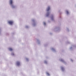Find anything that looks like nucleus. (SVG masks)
I'll return each instance as SVG.
<instances>
[{"label":"nucleus","instance_id":"6","mask_svg":"<svg viewBox=\"0 0 76 76\" xmlns=\"http://www.w3.org/2000/svg\"><path fill=\"white\" fill-rule=\"evenodd\" d=\"M66 13H67V14H69V12L68 11H67Z\"/></svg>","mask_w":76,"mask_h":76},{"label":"nucleus","instance_id":"10","mask_svg":"<svg viewBox=\"0 0 76 76\" xmlns=\"http://www.w3.org/2000/svg\"><path fill=\"white\" fill-rule=\"evenodd\" d=\"M61 60V61H63V60Z\"/></svg>","mask_w":76,"mask_h":76},{"label":"nucleus","instance_id":"7","mask_svg":"<svg viewBox=\"0 0 76 76\" xmlns=\"http://www.w3.org/2000/svg\"><path fill=\"white\" fill-rule=\"evenodd\" d=\"M12 56H14L15 55V54L13 53H12Z\"/></svg>","mask_w":76,"mask_h":76},{"label":"nucleus","instance_id":"8","mask_svg":"<svg viewBox=\"0 0 76 76\" xmlns=\"http://www.w3.org/2000/svg\"><path fill=\"white\" fill-rule=\"evenodd\" d=\"M48 15H49V14L48 13L47 14V16H48Z\"/></svg>","mask_w":76,"mask_h":76},{"label":"nucleus","instance_id":"9","mask_svg":"<svg viewBox=\"0 0 76 76\" xmlns=\"http://www.w3.org/2000/svg\"><path fill=\"white\" fill-rule=\"evenodd\" d=\"M44 25H45V23L44 22Z\"/></svg>","mask_w":76,"mask_h":76},{"label":"nucleus","instance_id":"4","mask_svg":"<svg viewBox=\"0 0 76 76\" xmlns=\"http://www.w3.org/2000/svg\"><path fill=\"white\" fill-rule=\"evenodd\" d=\"M50 9V7H48L47 9V11H49Z\"/></svg>","mask_w":76,"mask_h":76},{"label":"nucleus","instance_id":"2","mask_svg":"<svg viewBox=\"0 0 76 76\" xmlns=\"http://www.w3.org/2000/svg\"><path fill=\"white\" fill-rule=\"evenodd\" d=\"M20 62H19V61H17V66H19V65H20Z\"/></svg>","mask_w":76,"mask_h":76},{"label":"nucleus","instance_id":"5","mask_svg":"<svg viewBox=\"0 0 76 76\" xmlns=\"http://www.w3.org/2000/svg\"><path fill=\"white\" fill-rule=\"evenodd\" d=\"M9 50H10V51H12V50H13V49H12V48H9Z\"/></svg>","mask_w":76,"mask_h":76},{"label":"nucleus","instance_id":"11","mask_svg":"<svg viewBox=\"0 0 76 76\" xmlns=\"http://www.w3.org/2000/svg\"><path fill=\"white\" fill-rule=\"evenodd\" d=\"M62 70H63V68H62Z\"/></svg>","mask_w":76,"mask_h":76},{"label":"nucleus","instance_id":"3","mask_svg":"<svg viewBox=\"0 0 76 76\" xmlns=\"http://www.w3.org/2000/svg\"><path fill=\"white\" fill-rule=\"evenodd\" d=\"M10 4H12L13 3V2L12 1V0H10Z\"/></svg>","mask_w":76,"mask_h":76},{"label":"nucleus","instance_id":"1","mask_svg":"<svg viewBox=\"0 0 76 76\" xmlns=\"http://www.w3.org/2000/svg\"><path fill=\"white\" fill-rule=\"evenodd\" d=\"M8 23L10 25H12L13 23V22L12 21H10L8 22Z\"/></svg>","mask_w":76,"mask_h":76}]
</instances>
